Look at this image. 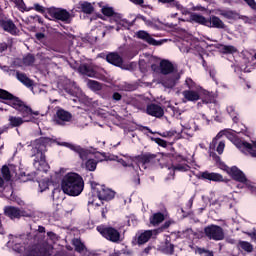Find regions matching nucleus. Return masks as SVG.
Here are the masks:
<instances>
[{
  "mask_svg": "<svg viewBox=\"0 0 256 256\" xmlns=\"http://www.w3.org/2000/svg\"><path fill=\"white\" fill-rule=\"evenodd\" d=\"M78 73H80V75H85L86 77H97V71L88 63L80 64L78 67Z\"/></svg>",
  "mask_w": 256,
  "mask_h": 256,
  "instance_id": "nucleus-17",
  "label": "nucleus"
},
{
  "mask_svg": "<svg viewBox=\"0 0 256 256\" xmlns=\"http://www.w3.org/2000/svg\"><path fill=\"white\" fill-rule=\"evenodd\" d=\"M225 18L232 19L233 21H237V19H249L247 16H241L239 13H237V11L233 10H226Z\"/></svg>",
  "mask_w": 256,
  "mask_h": 256,
  "instance_id": "nucleus-30",
  "label": "nucleus"
},
{
  "mask_svg": "<svg viewBox=\"0 0 256 256\" xmlns=\"http://www.w3.org/2000/svg\"><path fill=\"white\" fill-rule=\"evenodd\" d=\"M177 135V131L170 130L163 133L162 137H175Z\"/></svg>",
  "mask_w": 256,
  "mask_h": 256,
  "instance_id": "nucleus-56",
  "label": "nucleus"
},
{
  "mask_svg": "<svg viewBox=\"0 0 256 256\" xmlns=\"http://www.w3.org/2000/svg\"><path fill=\"white\" fill-rule=\"evenodd\" d=\"M0 99H2L5 105L12 107L21 115L19 116H8V124L4 125L9 129H15L21 127L23 123H29L33 121V115H39V111H33L21 98L13 95L11 92L0 88Z\"/></svg>",
  "mask_w": 256,
  "mask_h": 256,
  "instance_id": "nucleus-1",
  "label": "nucleus"
},
{
  "mask_svg": "<svg viewBox=\"0 0 256 256\" xmlns=\"http://www.w3.org/2000/svg\"><path fill=\"white\" fill-rule=\"evenodd\" d=\"M0 171L4 181H7V182L11 181L13 175H11V169L7 164L3 165Z\"/></svg>",
  "mask_w": 256,
  "mask_h": 256,
  "instance_id": "nucleus-33",
  "label": "nucleus"
},
{
  "mask_svg": "<svg viewBox=\"0 0 256 256\" xmlns=\"http://www.w3.org/2000/svg\"><path fill=\"white\" fill-rule=\"evenodd\" d=\"M16 77H17L18 81H20V83H23L25 85V87H28V89L33 88V85H35L33 80H31V78L27 77V74H25V73L17 72Z\"/></svg>",
  "mask_w": 256,
  "mask_h": 256,
  "instance_id": "nucleus-23",
  "label": "nucleus"
},
{
  "mask_svg": "<svg viewBox=\"0 0 256 256\" xmlns=\"http://www.w3.org/2000/svg\"><path fill=\"white\" fill-rule=\"evenodd\" d=\"M99 164V161L93 159V158H88L85 162V169L86 171H96L97 165Z\"/></svg>",
  "mask_w": 256,
  "mask_h": 256,
  "instance_id": "nucleus-32",
  "label": "nucleus"
},
{
  "mask_svg": "<svg viewBox=\"0 0 256 256\" xmlns=\"http://www.w3.org/2000/svg\"><path fill=\"white\" fill-rule=\"evenodd\" d=\"M151 237H153V231L145 230L144 232L139 234V236L137 238V243L139 245H145V243H147L149 241V239H151Z\"/></svg>",
  "mask_w": 256,
  "mask_h": 256,
  "instance_id": "nucleus-26",
  "label": "nucleus"
},
{
  "mask_svg": "<svg viewBox=\"0 0 256 256\" xmlns=\"http://www.w3.org/2000/svg\"><path fill=\"white\" fill-rule=\"evenodd\" d=\"M97 197L100 201H111V199H115V191L102 185L100 189L97 190Z\"/></svg>",
  "mask_w": 256,
  "mask_h": 256,
  "instance_id": "nucleus-15",
  "label": "nucleus"
},
{
  "mask_svg": "<svg viewBox=\"0 0 256 256\" xmlns=\"http://www.w3.org/2000/svg\"><path fill=\"white\" fill-rule=\"evenodd\" d=\"M198 253H199V255H203V253H204V256H215L213 254V251H209V250H207L205 248H199L198 249Z\"/></svg>",
  "mask_w": 256,
  "mask_h": 256,
  "instance_id": "nucleus-47",
  "label": "nucleus"
},
{
  "mask_svg": "<svg viewBox=\"0 0 256 256\" xmlns=\"http://www.w3.org/2000/svg\"><path fill=\"white\" fill-rule=\"evenodd\" d=\"M96 231H98L104 239L111 241V243H119V241H121V232L113 226L99 225L96 227Z\"/></svg>",
  "mask_w": 256,
  "mask_h": 256,
  "instance_id": "nucleus-8",
  "label": "nucleus"
},
{
  "mask_svg": "<svg viewBox=\"0 0 256 256\" xmlns=\"http://www.w3.org/2000/svg\"><path fill=\"white\" fill-rule=\"evenodd\" d=\"M112 99L113 101H121V99H123V95H121V93L119 92H114L112 95Z\"/></svg>",
  "mask_w": 256,
  "mask_h": 256,
  "instance_id": "nucleus-57",
  "label": "nucleus"
},
{
  "mask_svg": "<svg viewBox=\"0 0 256 256\" xmlns=\"http://www.w3.org/2000/svg\"><path fill=\"white\" fill-rule=\"evenodd\" d=\"M204 235L210 241H223L225 239V232L219 225L211 224L204 228Z\"/></svg>",
  "mask_w": 256,
  "mask_h": 256,
  "instance_id": "nucleus-9",
  "label": "nucleus"
},
{
  "mask_svg": "<svg viewBox=\"0 0 256 256\" xmlns=\"http://www.w3.org/2000/svg\"><path fill=\"white\" fill-rule=\"evenodd\" d=\"M191 169V167L189 166V164H177V165H172L171 170L174 171H181V172H185V171H189Z\"/></svg>",
  "mask_w": 256,
  "mask_h": 256,
  "instance_id": "nucleus-35",
  "label": "nucleus"
},
{
  "mask_svg": "<svg viewBox=\"0 0 256 256\" xmlns=\"http://www.w3.org/2000/svg\"><path fill=\"white\" fill-rule=\"evenodd\" d=\"M31 9H34V11H37V13H41L42 15L47 13V8L41 6L39 3H35Z\"/></svg>",
  "mask_w": 256,
  "mask_h": 256,
  "instance_id": "nucleus-41",
  "label": "nucleus"
},
{
  "mask_svg": "<svg viewBox=\"0 0 256 256\" xmlns=\"http://www.w3.org/2000/svg\"><path fill=\"white\" fill-rule=\"evenodd\" d=\"M106 61L115 67H123V57L117 52L107 54Z\"/></svg>",
  "mask_w": 256,
  "mask_h": 256,
  "instance_id": "nucleus-20",
  "label": "nucleus"
},
{
  "mask_svg": "<svg viewBox=\"0 0 256 256\" xmlns=\"http://www.w3.org/2000/svg\"><path fill=\"white\" fill-rule=\"evenodd\" d=\"M61 189L65 195L79 197L83 193V189H85V181L81 175L69 172L62 178Z\"/></svg>",
  "mask_w": 256,
  "mask_h": 256,
  "instance_id": "nucleus-3",
  "label": "nucleus"
},
{
  "mask_svg": "<svg viewBox=\"0 0 256 256\" xmlns=\"http://www.w3.org/2000/svg\"><path fill=\"white\" fill-rule=\"evenodd\" d=\"M244 3H246V5H248V7H250V9H252V11H256V1L255 0H243Z\"/></svg>",
  "mask_w": 256,
  "mask_h": 256,
  "instance_id": "nucleus-48",
  "label": "nucleus"
},
{
  "mask_svg": "<svg viewBox=\"0 0 256 256\" xmlns=\"http://www.w3.org/2000/svg\"><path fill=\"white\" fill-rule=\"evenodd\" d=\"M158 3H162L163 5H167V7H176L180 9L181 4L175 0H158Z\"/></svg>",
  "mask_w": 256,
  "mask_h": 256,
  "instance_id": "nucleus-38",
  "label": "nucleus"
},
{
  "mask_svg": "<svg viewBox=\"0 0 256 256\" xmlns=\"http://www.w3.org/2000/svg\"><path fill=\"white\" fill-rule=\"evenodd\" d=\"M132 181H133V184L135 185V187L141 185V178L139 177V173L134 175Z\"/></svg>",
  "mask_w": 256,
  "mask_h": 256,
  "instance_id": "nucleus-53",
  "label": "nucleus"
},
{
  "mask_svg": "<svg viewBox=\"0 0 256 256\" xmlns=\"http://www.w3.org/2000/svg\"><path fill=\"white\" fill-rule=\"evenodd\" d=\"M7 49H9V45L7 44V42L0 43V53L7 51Z\"/></svg>",
  "mask_w": 256,
  "mask_h": 256,
  "instance_id": "nucleus-59",
  "label": "nucleus"
},
{
  "mask_svg": "<svg viewBox=\"0 0 256 256\" xmlns=\"http://www.w3.org/2000/svg\"><path fill=\"white\" fill-rule=\"evenodd\" d=\"M62 145L64 147H68V149H71L74 153H77L81 161H87L89 159V155H91V151L89 149H85L80 145L71 144L69 142H63Z\"/></svg>",
  "mask_w": 256,
  "mask_h": 256,
  "instance_id": "nucleus-11",
  "label": "nucleus"
},
{
  "mask_svg": "<svg viewBox=\"0 0 256 256\" xmlns=\"http://www.w3.org/2000/svg\"><path fill=\"white\" fill-rule=\"evenodd\" d=\"M102 13L105 15V17H112V15L115 13V10H113V7H103Z\"/></svg>",
  "mask_w": 256,
  "mask_h": 256,
  "instance_id": "nucleus-45",
  "label": "nucleus"
},
{
  "mask_svg": "<svg viewBox=\"0 0 256 256\" xmlns=\"http://www.w3.org/2000/svg\"><path fill=\"white\" fill-rule=\"evenodd\" d=\"M225 172L231 177L233 181H236L237 183H242V185H245L247 189L250 191H255V186L247 179V176L245 173L239 169L237 166H225Z\"/></svg>",
  "mask_w": 256,
  "mask_h": 256,
  "instance_id": "nucleus-7",
  "label": "nucleus"
},
{
  "mask_svg": "<svg viewBox=\"0 0 256 256\" xmlns=\"http://www.w3.org/2000/svg\"><path fill=\"white\" fill-rule=\"evenodd\" d=\"M71 119H73V114L63 108H59L54 115L55 124L61 127H65L67 123H71Z\"/></svg>",
  "mask_w": 256,
  "mask_h": 256,
  "instance_id": "nucleus-10",
  "label": "nucleus"
},
{
  "mask_svg": "<svg viewBox=\"0 0 256 256\" xmlns=\"http://www.w3.org/2000/svg\"><path fill=\"white\" fill-rule=\"evenodd\" d=\"M225 137L237 147L242 152L248 151L251 157H256V150H253V144L241 140L235 132H232L231 129L225 130Z\"/></svg>",
  "mask_w": 256,
  "mask_h": 256,
  "instance_id": "nucleus-6",
  "label": "nucleus"
},
{
  "mask_svg": "<svg viewBox=\"0 0 256 256\" xmlns=\"http://www.w3.org/2000/svg\"><path fill=\"white\" fill-rule=\"evenodd\" d=\"M151 69L154 73H161V64H159V66L157 64H152Z\"/></svg>",
  "mask_w": 256,
  "mask_h": 256,
  "instance_id": "nucleus-58",
  "label": "nucleus"
},
{
  "mask_svg": "<svg viewBox=\"0 0 256 256\" xmlns=\"http://www.w3.org/2000/svg\"><path fill=\"white\" fill-rule=\"evenodd\" d=\"M49 143H51V138L40 137L35 140V145L32 148V157H35L33 165L38 171H42L43 173H47L49 169H51L49 163H47V157L45 156Z\"/></svg>",
  "mask_w": 256,
  "mask_h": 256,
  "instance_id": "nucleus-2",
  "label": "nucleus"
},
{
  "mask_svg": "<svg viewBox=\"0 0 256 256\" xmlns=\"http://www.w3.org/2000/svg\"><path fill=\"white\" fill-rule=\"evenodd\" d=\"M15 5L19 7L20 9H23L24 11H30L31 9L25 8V2L23 0H14Z\"/></svg>",
  "mask_w": 256,
  "mask_h": 256,
  "instance_id": "nucleus-49",
  "label": "nucleus"
},
{
  "mask_svg": "<svg viewBox=\"0 0 256 256\" xmlns=\"http://www.w3.org/2000/svg\"><path fill=\"white\" fill-rule=\"evenodd\" d=\"M182 94L184 99H187L188 101H191V102L199 101V99H201L199 92L195 90H184Z\"/></svg>",
  "mask_w": 256,
  "mask_h": 256,
  "instance_id": "nucleus-24",
  "label": "nucleus"
},
{
  "mask_svg": "<svg viewBox=\"0 0 256 256\" xmlns=\"http://www.w3.org/2000/svg\"><path fill=\"white\" fill-rule=\"evenodd\" d=\"M173 159L176 161V163L187 164V162H188L187 157H185L181 154H174Z\"/></svg>",
  "mask_w": 256,
  "mask_h": 256,
  "instance_id": "nucleus-40",
  "label": "nucleus"
},
{
  "mask_svg": "<svg viewBox=\"0 0 256 256\" xmlns=\"http://www.w3.org/2000/svg\"><path fill=\"white\" fill-rule=\"evenodd\" d=\"M4 215L6 217H9V219H21L23 217V214L21 212V209L15 207V206H6L4 208Z\"/></svg>",
  "mask_w": 256,
  "mask_h": 256,
  "instance_id": "nucleus-19",
  "label": "nucleus"
},
{
  "mask_svg": "<svg viewBox=\"0 0 256 256\" xmlns=\"http://www.w3.org/2000/svg\"><path fill=\"white\" fill-rule=\"evenodd\" d=\"M239 251H245L246 253H253V244L248 241L240 240L237 244Z\"/></svg>",
  "mask_w": 256,
  "mask_h": 256,
  "instance_id": "nucleus-29",
  "label": "nucleus"
},
{
  "mask_svg": "<svg viewBox=\"0 0 256 256\" xmlns=\"http://www.w3.org/2000/svg\"><path fill=\"white\" fill-rule=\"evenodd\" d=\"M190 20L193 21V23H198V25H204V27H207L209 24L208 18H205V16L193 13L190 15Z\"/></svg>",
  "mask_w": 256,
  "mask_h": 256,
  "instance_id": "nucleus-25",
  "label": "nucleus"
},
{
  "mask_svg": "<svg viewBox=\"0 0 256 256\" xmlns=\"http://www.w3.org/2000/svg\"><path fill=\"white\" fill-rule=\"evenodd\" d=\"M47 13L52 17V19H57L58 21H67L71 18V14L65 9L51 7L47 8Z\"/></svg>",
  "mask_w": 256,
  "mask_h": 256,
  "instance_id": "nucleus-12",
  "label": "nucleus"
},
{
  "mask_svg": "<svg viewBox=\"0 0 256 256\" xmlns=\"http://www.w3.org/2000/svg\"><path fill=\"white\" fill-rule=\"evenodd\" d=\"M216 73L217 72L215 70H209V75L213 79V81H215V83H217V78H215Z\"/></svg>",
  "mask_w": 256,
  "mask_h": 256,
  "instance_id": "nucleus-64",
  "label": "nucleus"
},
{
  "mask_svg": "<svg viewBox=\"0 0 256 256\" xmlns=\"http://www.w3.org/2000/svg\"><path fill=\"white\" fill-rule=\"evenodd\" d=\"M39 187H40L41 191H47V189H49V182L41 181L39 183Z\"/></svg>",
  "mask_w": 256,
  "mask_h": 256,
  "instance_id": "nucleus-52",
  "label": "nucleus"
},
{
  "mask_svg": "<svg viewBox=\"0 0 256 256\" xmlns=\"http://www.w3.org/2000/svg\"><path fill=\"white\" fill-rule=\"evenodd\" d=\"M137 88H138L137 84H133V83L124 82L121 85V90L122 91H128V92L137 91Z\"/></svg>",
  "mask_w": 256,
  "mask_h": 256,
  "instance_id": "nucleus-36",
  "label": "nucleus"
},
{
  "mask_svg": "<svg viewBox=\"0 0 256 256\" xmlns=\"http://www.w3.org/2000/svg\"><path fill=\"white\" fill-rule=\"evenodd\" d=\"M72 245L75 247L77 253H83L85 251V244L79 238H75L72 242Z\"/></svg>",
  "mask_w": 256,
  "mask_h": 256,
  "instance_id": "nucleus-34",
  "label": "nucleus"
},
{
  "mask_svg": "<svg viewBox=\"0 0 256 256\" xmlns=\"http://www.w3.org/2000/svg\"><path fill=\"white\" fill-rule=\"evenodd\" d=\"M111 17L115 21V23H119V21H121V19L123 18V15L114 12V14Z\"/></svg>",
  "mask_w": 256,
  "mask_h": 256,
  "instance_id": "nucleus-55",
  "label": "nucleus"
},
{
  "mask_svg": "<svg viewBox=\"0 0 256 256\" xmlns=\"http://www.w3.org/2000/svg\"><path fill=\"white\" fill-rule=\"evenodd\" d=\"M150 225L153 227H157V225H161L165 221V214L162 212H156L149 218Z\"/></svg>",
  "mask_w": 256,
  "mask_h": 256,
  "instance_id": "nucleus-22",
  "label": "nucleus"
},
{
  "mask_svg": "<svg viewBox=\"0 0 256 256\" xmlns=\"http://www.w3.org/2000/svg\"><path fill=\"white\" fill-rule=\"evenodd\" d=\"M175 71V66L169 60H162L160 62V73L161 75H171Z\"/></svg>",
  "mask_w": 256,
  "mask_h": 256,
  "instance_id": "nucleus-21",
  "label": "nucleus"
},
{
  "mask_svg": "<svg viewBox=\"0 0 256 256\" xmlns=\"http://www.w3.org/2000/svg\"><path fill=\"white\" fill-rule=\"evenodd\" d=\"M35 37L37 41H43V39H45V34L43 32H38L35 34Z\"/></svg>",
  "mask_w": 256,
  "mask_h": 256,
  "instance_id": "nucleus-60",
  "label": "nucleus"
},
{
  "mask_svg": "<svg viewBox=\"0 0 256 256\" xmlns=\"http://www.w3.org/2000/svg\"><path fill=\"white\" fill-rule=\"evenodd\" d=\"M146 113L151 117L161 119V117L165 115V110H163V107L159 106V104L151 103L147 105Z\"/></svg>",
  "mask_w": 256,
  "mask_h": 256,
  "instance_id": "nucleus-14",
  "label": "nucleus"
},
{
  "mask_svg": "<svg viewBox=\"0 0 256 256\" xmlns=\"http://www.w3.org/2000/svg\"><path fill=\"white\" fill-rule=\"evenodd\" d=\"M23 61L25 65L31 66L35 63V56H33V54H28L24 57Z\"/></svg>",
  "mask_w": 256,
  "mask_h": 256,
  "instance_id": "nucleus-42",
  "label": "nucleus"
},
{
  "mask_svg": "<svg viewBox=\"0 0 256 256\" xmlns=\"http://www.w3.org/2000/svg\"><path fill=\"white\" fill-rule=\"evenodd\" d=\"M185 83H186L188 89H190L189 91H193V89H195V82L193 81V79L188 78V79H186Z\"/></svg>",
  "mask_w": 256,
  "mask_h": 256,
  "instance_id": "nucleus-50",
  "label": "nucleus"
},
{
  "mask_svg": "<svg viewBox=\"0 0 256 256\" xmlns=\"http://www.w3.org/2000/svg\"><path fill=\"white\" fill-rule=\"evenodd\" d=\"M208 23L206 27H214L215 29H223V21L217 16H210L208 18Z\"/></svg>",
  "mask_w": 256,
  "mask_h": 256,
  "instance_id": "nucleus-27",
  "label": "nucleus"
},
{
  "mask_svg": "<svg viewBox=\"0 0 256 256\" xmlns=\"http://www.w3.org/2000/svg\"><path fill=\"white\" fill-rule=\"evenodd\" d=\"M48 251L43 247H35L28 252L26 256H47Z\"/></svg>",
  "mask_w": 256,
  "mask_h": 256,
  "instance_id": "nucleus-31",
  "label": "nucleus"
},
{
  "mask_svg": "<svg viewBox=\"0 0 256 256\" xmlns=\"http://www.w3.org/2000/svg\"><path fill=\"white\" fill-rule=\"evenodd\" d=\"M246 235H248V237L253 239V241H256V230H254L252 232H248V233H246Z\"/></svg>",
  "mask_w": 256,
  "mask_h": 256,
  "instance_id": "nucleus-63",
  "label": "nucleus"
},
{
  "mask_svg": "<svg viewBox=\"0 0 256 256\" xmlns=\"http://www.w3.org/2000/svg\"><path fill=\"white\" fill-rule=\"evenodd\" d=\"M164 251L168 255H173V253H175V245L169 244L168 246H165L164 247Z\"/></svg>",
  "mask_w": 256,
  "mask_h": 256,
  "instance_id": "nucleus-46",
  "label": "nucleus"
},
{
  "mask_svg": "<svg viewBox=\"0 0 256 256\" xmlns=\"http://www.w3.org/2000/svg\"><path fill=\"white\" fill-rule=\"evenodd\" d=\"M89 89H91L92 91H101L102 87H101V83H99L98 81L95 80H88L87 83Z\"/></svg>",
  "mask_w": 256,
  "mask_h": 256,
  "instance_id": "nucleus-37",
  "label": "nucleus"
},
{
  "mask_svg": "<svg viewBox=\"0 0 256 256\" xmlns=\"http://www.w3.org/2000/svg\"><path fill=\"white\" fill-rule=\"evenodd\" d=\"M107 213H109V209H107V207L102 208L101 210L102 219H107Z\"/></svg>",
  "mask_w": 256,
  "mask_h": 256,
  "instance_id": "nucleus-62",
  "label": "nucleus"
},
{
  "mask_svg": "<svg viewBox=\"0 0 256 256\" xmlns=\"http://www.w3.org/2000/svg\"><path fill=\"white\" fill-rule=\"evenodd\" d=\"M198 179L202 181H212L213 183H223V181H225V178H223V175L220 173L209 172L208 170L201 172Z\"/></svg>",
  "mask_w": 256,
  "mask_h": 256,
  "instance_id": "nucleus-13",
  "label": "nucleus"
},
{
  "mask_svg": "<svg viewBox=\"0 0 256 256\" xmlns=\"http://www.w3.org/2000/svg\"><path fill=\"white\" fill-rule=\"evenodd\" d=\"M136 37H137V39H141L145 43H148V45H154L155 47L157 45H161V43H159L157 40H155V38L151 37V34H149L145 30H139L136 33Z\"/></svg>",
  "mask_w": 256,
  "mask_h": 256,
  "instance_id": "nucleus-18",
  "label": "nucleus"
},
{
  "mask_svg": "<svg viewBox=\"0 0 256 256\" xmlns=\"http://www.w3.org/2000/svg\"><path fill=\"white\" fill-rule=\"evenodd\" d=\"M79 9H81L82 13H85L86 15H92V13L95 11V7L90 2L84 1L79 3Z\"/></svg>",
  "mask_w": 256,
  "mask_h": 256,
  "instance_id": "nucleus-28",
  "label": "nucleus"
},
{
  "mask_svg": "<svg viewBox=\"0 0 256 256\" xmlns=\"http://www.w3.org/2000/svg\"><path fill=\"white\" fill-rule=\"evenodd\" d=\"M222 137H225V130H221L213 139L209 145V157L213 159L215 162V166L222 171H225V162L221 160L219 155H223V151H225V142L220 141ZM217 151V153H215Z\"/></svg>",
  "mask_w": 256,
  "mask_h": 256,
  "instance_id": "nucleus-4",
  "label": "nucleus"
},
{
  "mask_svg": "<svg viewBox=\"0 0 256 256\" xmlns=\"http://www.w3.org/2000/svg\"><path fill=\"white\" fill-rule=\"evenodd\" d=\"M0 27L3 31H6V33H10V35H19V28H17L11 19L0 20Z\"/></svg>",
  "mask_w": 256,
  "mask_h": 256,
  "instance_id": "nucleus-16",
  "label": "nucleus"
},
{
  "mask_svg": "<svg viewBox=\"0 0 256 256\" xmlns=\"http://www.w3.org/2000/svg\"><path fill=\"white\" fill-rule=\"evenodd\" d=\"M227 112L231 117L233 123H239V117H237V112H235V108L230 106L227 108Z\"/></svg>",
  "mask_w": 256,
  "mask_h": 256,
  "instance_id": "nucleus-39",
  "label": "nucleus"
},
{
  "mask_svg": "<svg viewBox=\"0 0 256 256\" xmlns=\"http://www.w3.org/2000/svg\"><path fill=\"white\" fill-rule=\"evenodd\" d=\"M203 103L209 104V103H213V97H211L210 95H207L205 98L202 99Z\"/></svg>",
  "mask_w": 256,
  "mask_h": 256,
  "instance_id": "nucleus-61",
  "label": "nucleus"
},
{
  "mask_svg": "<svg viewBox=\"0 0 256 256\" xmlns=\"http://www.w3.org/2000/svg\"><path fill=\"white\" fill-rule=\"evenodd\" d=\"M116 161L122 165V167H130L131 169H135V165L133 163H128L123 158H119L116 156Z\"/></svg>",
  "mask_w": 256,
  "mask_h": 256,
  "instance_id": "nucleus-44",
  "label": "nucleus"
},
{
  "mask_svg": "<svg viewBox=\"0 0 256 256\" xmlns=\"http://www.w3.org/2000/svg\"><path fill=\"white\" fill-rule=\"evenodd\" d=\"M154 141L157 143V145H159V147H167V141L163 140L162 138H155Z\"/></svg>",
  "mask_w": 256,
  "mask_h": 256,
  "instance_id": "nucleus-51",
  "label": "nucleus"
},
{
  "mask_svg": "<svg viewBox=\"0 0 256 256\" xmlns=\"http://www.w3.org/2000/svg\"><path fill=\"white\" fill-rule=\"evenodd\" d=\"M169 169V173L167 175V177L165 178V181H171V179H175V170H172L171 168Z\"/></svg>",
  "mask_w": 256,
  "mask_h": 256,
  "instance_id": "nucleus-54",
  "label": "nucleus"
},
{
  "mask_svg": "<svg viewBox=\"0 0 256 256\" xmlns=\"http://www.w3.org/2000/svg\"><path fill=\"white\" fill-rule=\"evenodd\" d=\"M235 53H238V50L235 46H231V45L225 46V55H235Z\"/></svg>",
  "mask_w": 256,
  "mask_h": 256,
  "instance_id": "nucleus-43",
  "label": "nucleus"
},
{
  "mask_svg": "<svg viewBox=\"0 0 256 256\" xmlns=\"http://www.w3.org/2000/svg\"><path fill=\"white\" fill-rule=\"evenodd\" d=\"M136 161L147 169V167H161L163 168L164 158L160 154H153L151 152L142 153L135 156Z\"/></svg>",
  "mask_w": 256,
  "mask_h": 256,
  "instance_id": "nucleus-5",
  "label": "nucleus"
}]
</instances>
